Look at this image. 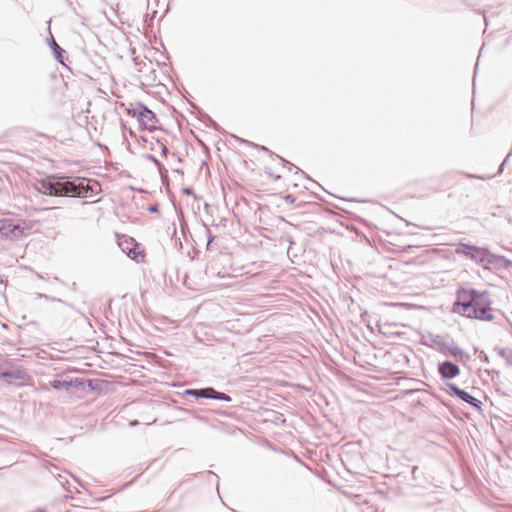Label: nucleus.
Here are the masks:
<instances>
[{
	"instance_id": "1",
	"label": "nucleus",
	"mask_w": 512,
	"mask_h": 512,
	"mask_svg": "<svg viewBox=\"0 0 512 512\" xmlns=\"http://www.w3.org/2000/svg\"><path fill=\"white\" fill-rule=\"evenodd\" d=\"M32 228L33 222L28 220H20L17 223L11 219H3L0 221V233L11 239L27 236Z\"/></svg>"
},
{
	"instance_id": "2",
	"label": "nucleus",
	"mask_w": 512,
	"mask_h": 512,
	"mask_svg": "<svg viewBox=\"0 0 512 512\" xmlns=\"http://www.w3.org/2000/svg\"><path fill=\"white\" fill-rule=\"evenodd\" d=\"M454 311L467 317H478V303L468 291H460Z\"/></svg>"
},
{
	"instance_id": "3",
	"label": "nucleus",
	"mask_w": 512,
	"mask_h": 512,
	"mask_svg": "<svg viewBox=\"0 0 512 512\" xmlns=\"http://www.w3.org/2000/svg\"><path fill=\"white\" fill-rule=\"evenodd\" d=\"M118 245L121 250L127 254L132 260L142 263L145 261L146 253L139 243L134 238L127 235H122L118 239Z\"/></svg>"
},
{
	"instance_id": "4",
	"label": "nucleus",
	"mask_w": 512,
	"mask_h": 512,
	"mask_svg": "<svg viewBox=\"0 0 512 512\" xmlns=\"http://www.w3.org/2000/svg\"><path fill=\"white\" fill-rule=\"evenodd\" d=\"M133 115L137 117L139 124L143 129L153 131L157 127V118L155 114L144 106L134 110Z\"/></svg>"
},
{
	"instance_id": "5",
	"label": "nucleus",
	"mask_w": 512,
	"mask_h": 512,
	"mask_svg": "<svg viewBox=\"0 0 512 512\" xmlns=\"http://www.w3.org/2000/svg\"><path fill=\"white\" fill-rule=\"evenodd\" d=\"M186 393L189 395L196 396V397H208V398L210 397V398H215V399L224 400V401L231 400L230 396H228L227 394L217 393L212 388H207V389H202V390L190 389V390H187Z\"/></svg>"
},
{
	"instance_id": "6",
	"label": "nucleus",
	"mask_w": 512,
	"mask_h": 512,
	"mask_svg": "<svg viewBox=\"0 0 512 512\" xmlns=\"http://www.w3.org/2000/svg\"><path fill=\"white\" fill-rule=\"evenodd\" d=\"M439 372L443 378H453L459 374L460 370L456 364L446 361L440 365Z\"/></svg>"
},
{
	"instance_id": "7",
	"label": "nucleus",
	"mask_w": 512,
	"mask_h": 512,
	"mask_svg": "<svg viewBox=\"0 0 512 512\" xmlns=\"http://www.w3.org/2000/svg\"><path fill=\"white\" fill-rule=\"evenodd\" d=\"M54 178L42 179L38 183V190L46 195L52 196Z\"/></svg>"
},
{
	"instance_id": "8",
	"label": "nucleus",
	"mask_w": 512,
	"mask_h": 512,
	"mask_svg": "<svg viewBox=\"0 0 512 512\" xmlns=\"http://www.w3.org/2000/svg\"><path fill=\"white\" fill-rule=\"evenodd\" d=\"M79 194H81V192H79L78 183L75 184L74 182L69 181L64 182L63 196L69 195L79 197Z\"/></svg>"
},
{
	"instance_id": "9",
	"label": "nucleus",
	"mask_w": 512,
	"mask_h": 512,
	"mask_svg": "<svg viewBox=\"0 0 512 512\" xmlns=\"http://www.w3.org/2000/svg\"><path fill=\"white\" fill-rule=\"evenodd\" d=\"M452 390L455 392L456 395H458L462 400L468 402V403H471L472 405L474 406H478L477 405V399L474 398L473 396H471L469 393L457 388L456 386H452L451 387Z\"/></svg>"
},
{
	"instance_id": "10",
	"label": "nucleus",
	"mask_w": 512,
	"mask_h": 512,
	"mask_svg": "<svg viewBox=\"0 0 512 512\" xmlns=\"http://www.w3.org/2000/svg\"><path fill=\"white\" fill-rule=\"evenodd\" d=\"M278 167H283L281 162L278 160H273L270 163V165L266 167V169L268 170L267 173L270 178L275 179V180L280 178V175L277 173Z\"/></svg>"
},
{
	"instance_id": "11",
	"label": "nucleus",
	"mask_w": 512,
	"mask_h": 512,
	"mask_svg": "<svg viewBox=\"0 0 512 512\" xmlns=\"http://www.w3.org/2000/svg\"><path fill=\"white\" fill-rule=\"evenodd\" d=\"M84 183L89 191L90 197L97 195L101 190L99 183L96 181L87 179V182Z\"/></svg>"
},
{
	"instance_id": "12",
	"label": "nucleus",
	"mask_w": 512,
	"mask_h": 512,
	"mask_svg": "<svg viewBox=\"0 0 512 512\" xmlns=\"http://www.w3.org/2000/svg\"><path fill=\"white\" fill-rule=\"evenodd\" d=\"M64 182L54 179L52 196H63Z\"/></svg>"
},
{
	"instance_id": "13",
	"label": "nucleus",
	"mask_w": 512,
	"mask_h": 512,
	"mask_svg": "<svg viewBox=\"0 0 512 512\" xmlns=\"http://www.w3.org/2000/svg\"><path fill=\"white\" fill-rule=\"evenodd\" d=\"M84 182H87L86 178H83L78 182V189H79V192H81V194H79L80 198L90 197L89 191H88L87 187L85 186Z\"/></svg>"
},
{
	"instance_id": "14",
	"label": "nucleus",
	"mask_w": 512,
	"mask_h": 512,
	"mask_svg": "<svg viewBox=\"0 0 512 512\" xmlns=\"http://www.w3.org/2000/svg\"><path fill=\"white\" fill-rule=\"evenodd\" d=\"M51 387L60 390V389H68L71 386L70 382L54 380L50 383Z\"/></svg>"
},
{
	"instance_id": "15",
	"label": "nucleus",
	"mask_w": 512,
	"mask_h": 512,
	"mask_svg": "<svg viewBox=\"0 0 512 512\" xmlns=\"http://www.w3.org/2000/svg\"><path fill=\"white\" fill-rule=\"evenodd\" d=\"M493 318L491 311L486 308H482V320H491Z\"/></svg>"
}]
</instances>
